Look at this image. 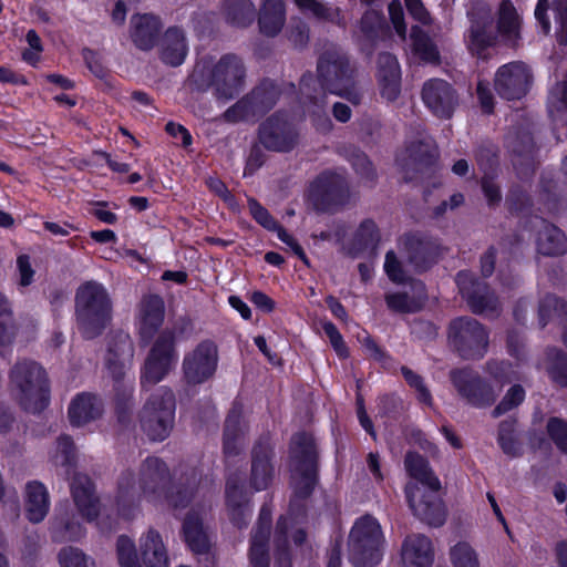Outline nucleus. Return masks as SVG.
<instances>
[{
    "label": "nucleus",
    "instance_id": "obj_1",
    "mask_svg": "<svg viewBox=\"0 0 567 567\" xmlns=\"http://www.w3.org/2000/svg\"><path fill=\"white\" fill-rule=\"evenodd\" d=\"M247 66L241 56L226 53L216 62L196 63L186 79L192 92H206L213 89L214 95L220 101L235 99L245 87Z\"/></svg>",
    "mask_w": 567,
    "mask_h": 567
},
{
    "label": "nucleus",
    "instance_id": "obj_2",
    "mask_svg": "<svg viewBox=\"0 0 567 567\" xmlns=\"http://www.w3.org/2000/svg\"><path fill=\"white\" fill-rule=\"evenodd\" d=\"M75 316L80 332L87 339L103 333L112 319V300L97 281L83 282L75 292Z\"/></svg>",
    "mask_w": 567,
    "mask_h": 567
},
{
    "label": "nucleus",
    "instance_id": "obj_3",
    "mask_svg": "<svg viewBox=\"0 0 567 567\" xmlns=\"http://www.w3.org/2000/svg\"><path fill=\"white\" fill-rule=\"evenodd\" d=\"M10 383L20 406L32 414L41 413L50 402V380L45 369L30 359L16 362L9 372Z\"/></svg>",
    "mask_w": 567,
    "mask_h": 567
},
{
    "label": "nucleus",
    "instance_id": "obj_4",
    "mask_svg": "<svg viewBox=\"0 0 567 567\" xmlns=\"http://www.w3.org/2000/svg\"><path fill=\"white\" fill-rule=\"evenodd\" d=\"M446 338L450 350L466 361L483 359L489 344L488 329L470 316L452 319L447 326Z\"/></svg>",
    "mask_w": 567,
    "mask_h": 567
},
{
    "label": "nucleus",
    "instance_id": "obj_5",
    "mask_svg": "<svg viewBox=\"0 0 567 567\" xmlns=\"http://www.w3.org/2000/svg\"><path fill=\"white\" fill-rule=\"evenodd\" d=\"M176 399L168 388H159L153 393L140 412L142 431L151 441L167 439L175 424Z\"/></svg>",
    "mask_w": 567,
    "mask_h": 567
},
{
    "label": "nucleus",
    "instance_id": "obj_6",
    "mask_svg": "<svg viewBox=\"0 0 567 567\" xmlns=\"http://www.w3.org/2000/svg\"><path fill=\"white\" fill-rule=\"evenodd\" d=\"M383 534L370 515L359 518L349 535V559L355 567H374L382 558Z\"/></svg>",
    "mask_w": 567,
    "mask_h": 567
},
{
    "label": "nucleus",
    "instance_id": "obj_7",
    "mask_svg": "<svg viewBox=\"0 0 567 567\" xmlns=\"http://www.w3.org/2000/svg\"><path fill=\"white\" fill-rule=\"evenodd\" d=\"M281 95L280 86L270 79H262L247 94L228 107L223 114L225 121L237 123L256 121L277 104Z\"/></svg>",
    "mask_w": 567,
    "mask_h": 567
},
{
    "label": "nucleus",
    "instance_id": "obj_8",
    "mask_svg": "<svg viewBox=\"0 0 567 567\" xmlns=\"http://www.w3.org/2000/svg\"><path fill=\"white\" fill-rule=\"evenodd\" d=\"M290 456L293 472L298 475L295 483V495L308 498L318 482V451L315 439L306 432L292 436Z\"/></svg>",
    "mask_w": 567,
    "mask_h": 567
},
{
    "label": "nucleus",
    "instance_id": "obj_9",
    "mask_svg": "<svg viewBox=\"0 0 567 567\" xmlns=\"http://www.w3.org/2000/svg\"><path fill=\"white\" fill-rule=\"evenodd\" d=\"M506 146L517 176L520 179L529 178L535 173L538 154L534 123L528 118L517 122L508 133Z\"/></svg>",
    "mask_w": 567,
    "mask_h": 567
},
{
    "label": "nucleus",
    "instance_id": "obj_10",
    "mask_svg": "<svg viewBox=\"0 0 567 567\" xmlns=\"http://www.w3.org/2000/svg\"><path fill=\"white\" fill-rule=\"evenodd\" d=\"M318 78L323 87L330 93L346 89L354 68L349 56L340 48L330 45L320 54L317 62Z\"/></svg>",
    "mask_w": 567,
    "mask_h": 567
},
{
    "label": "nucleus",
    "instance_id": "obj_11",
    "mask_svg": "<svg viewBox=\"0 0 567 567\" xmlns=\"http://www.w3.org/2000/svg\"><path fill=\"white\" fill-rule=\"evenodd\" d=\"M458 291L474 315L493 316L499 310L494 290L471 271H460L455 278Z\"/></svg>",
    "mask_w": 567,
    "mask_h": 567
},
{
    "label": "nucleus",
    "instance_id": "obj_12",
    "mask_svg": "<svg viewBox=\"0 0 567 567\" xmlns=\"http://www.w3.org/2000/svg\"><path fill=\"white\" fill-rule=\"evenodd\" d=\"M308 198L317 212H333L348 202L349 188L342 176L323 173L311 183Z\"/></svg>",
    "mask_w": 567,
    "mask_h": 567
},
{
    "label": "nucleus",
    "instance_id": "obj_13",
    "mask_svg": "<svg viewBox=\"0 0 567 567\" xmlns=\"http://www.w3.org/2000/svg\"><path fill=\"white\" fill-rule=\"evenodd\" d=\"M449 375L458 395L468 404L484 408L495 402L493 388L471 367L452 369Z\"/></svg>",
    "mask_w": 567,
    "mask_h": 567
},
{
    "label": "nucleus",
    "instance_id": "obj_14",
    "mask_svg": "<svg viewBox=\"0 0 567 567\" xmlns=\"http://www.w3.org/2000/svg\"><path fill=\"white\" fill-rule=\"evenodd\" d=\"M258 140L267 151L287 153L298 145L299 134L292 123L277 112L259 125Z\"/></svg>",
    "mask_w": 567,
    "mask_h": 567
},
{
    "label": "nucleus",
    "instance_id": "obj_15",
    "mask_svg": "<svg viewBox=\"0 0 567 567\" xmlns=\"http://www.w3.org/2000/svg\"><path fill=\"white\" fill-rule=\"evenodd\" d=\"M399 246L408 262L416 272L427 270L439 259L440 246L437 241L423 233L410 231L403 234L399 238Z\"/></svg>",
    "mask_w": 567,
    "mask_h": 567
},
{
    "label": "nucleus",
    "instance_id": "obj_16",
    "mask_svg": "<svg viewBox=\"0 0 567 567\" xmlns=\"http://www.w3.org/2000/svg\"><path fill=\"white\" fill-rule=\"evenodd\" d=\"M533 75L528 66L520 61L502 65L494 78V89L505 100H520L532 84Z\"/></svg>",
    "mask_w": 567,
    "mask_h": 567
},
{
    "label": "nucleus",
    "instance_id": "obj_17",
    "mask_svg": "<svg viewBox=\"0 0 567 567\" xmlns=\"http://www.w3.org/2000/svg\"><path fill=\"white\" fill-rule=\"evenodd\" d=\"M404 492L409 506L417 518L433 527L445 523L446 508L439 494L422 492L412 483L405 485Z\"/></svg>",
    "mask_w": 567,
    "mask_h": 567
},
{
    "label": "nucleus",
    "instance_id": "obj_18",
    "mask_svg": "<svg viewBox=\"0 0 567 567\" xmlns=\"http://www.w3.org/2000/svg\"><path fill=\"white\" fill-rule=\"evenodd\" d=\"M217 347L214 342H200L183 361L184 377L189 384H200L212 378L217 368Z\"/></svg>",
    "mask_w": 567,
    "mask_h": 567
},
{
    "label": "nucleus",
    "instance_id": "obj_19",
    "mask_svg": "<svg viewBox=\"0 0 567 567\" xmlns=\"http://www.w3.org/2000/svg\"><path fill=\"white\" fill-rule=\"evenodd\" d=\"M422 100L439 118L449 120L458 106L460 97L451 83L442 79L427 80L422 87Z\"/></svg>",
    "mask_w": 567,
    "mask_h": 567
},
{
    "label": "nucleus",
    "instance_id": "obj_20",
    "mask_svg": "<svg viewBox=\"0 0 567 567\" xmlns=\"http://www.w3.org/2000/svg\"><path fill=\"white\" fill-rule=\"evenodd\" d=\"M466 43L473 56L484 61L488 60V49L501 43L493 17L489 14L474 16L471 19Z\"/></svg>",
    "mask_w": 567,
    "mask_h": 567
},
{
    "label": "nucleus",
    "instance_id": "obj_21",
    "mask_svg": "<svg viewBox=\"0 0 567 567\" xmlns=\"http://www.w3.org/2000/svg\"><path fill=\"white\" fill-rule=\"evenodd\" d=\"M71 495L80 515L87 522L101 513V499L93 480L85 473H74L70 483Z\"/></svg>",
    "mask_w": 567,
    "mask_h": 567
},
{
    "label": "nucleus",
    "instance_id": "obj_22",
    "mask_svg": "<svg viewBox=\"0 0 567 567\" xmlns=\"http://www.w3.org/2000/svg\"><path fill=\"white\" fill-rule=\"evenodd\" d=\"M274 451L268 436H261L251 451L250 483L256 491L266 489L274 478Z\"/></svg>",
    "mask_w": 567,
    "mask_h": 567
},
{
    "label": "nucleus",
    "instance_id": "obj_23",
    "mask_svg": "<svg viewBox=\"0 0 567 567\" xmlns=\"http://www.w3.org/2000/svg\"><path fill=\"white\" fill-rule=\"evenodd\" d=\"M377 80L381 96L394 102L401 94V70L395 55L380 52L377 58Z\"/></svg>",
    "mask_w": 567,
    "mask_h": 567
},
{
    "label": "nucleus",
    "instance_id": "obj_24",
    "mask_svg": "<svg viewBox=\"0 0 567 567\" xmlns=\"http://www.w3.org/2000/svg\"><path fill=\"white\" fill-rule=\"evenodd\" d=\"M171 474L167 465L158 457H147L140 467V486L145 495L153 498L162 497L169 483Z\"/></svg>",
    "mask_w": 567,
    "mask_h": 567
},
{
    "label": "nucleus",
    "instance_id": "obj_25",
    "mask_svg": "<svg viewBox=\"0 0 567 567\" xmlns=\"http://www.w3.org/2000/svg\"><path fill=\"white\" fill-rule=\"evenodd\" d=\"M408 157L403 164L404 181L411 182L419 174L426 173L435 163L436 150L431 140L412 142L406 147Z\"/></svg>",
    "mask_w": 567,
    "mask_h": 567
},
{
    "label": "nucleus",
    "instance_id": "obj_26",
    "mask_svg": "<svg viewBox=\"0 0 567 567\" xmlns=\"http://www.w3.org/2000/svg\"><path fill=\"white\" fill-rule=\"evenodd\" d=\"M131 39L143 51H150L158 42L163 23L152 13L135 14L131 18Z\"/></svg>",
    "mask_w": 567,
    "mask_h": 567
},
{
    "label": "nucleus",
    "instance_id": "obj_27",
    "mask_svg": "<svg viewBox=\"0 0 567 567\" xmlns=\"http://www.w3.org/2000/svg\"><path fill=\"white\" fill-rule=\"evenodd\" d=\"M165 316L164 300L157 295H150L141 302L140 336L144 346L148 344L163 324Z\"/></svg>",
    "mask_w": 567,
    "mask_h": 567
},
{
    "label": "nucleus",
    "instance_id": "obj_28",
    "mask_svg": "<svg viewBox=\"0 0 567 567\" xmlns=\"http://www.w3.org/2000/svg\"><path fill=\"white\" fill-rule=\"evenodd\" d=\"M188 52L185 32L178 27H169L158 42L161 61L172 68L183 64Z\"/></svg>",
    "mask_w": 567,
    "mask_h": 567
},
{
    "label": "nucleus",
    "instance_id": "obj_29",
    "mask_svg": "<svg viewBox=\"0 0 567 567\" xmlns=\"http://www.w3.org/2000/svg\"><path fill=\"white\" fill-rule=\"evenodd\" d=\"M200 481V473L195 467H187L177 478L171 492L163 494L168 505L174 509L186 508L194 498Z\"/></svg>",
    "mask_w": 567,
    "mask_h": 567
},
{
    "label": "nucleus",
    "instance_id": "obj_30",
    "mask_svg": "<svg viewBox=\"0 0 567 567\" xmlns=\"http://www.w3.org/2000/svg\"><path fill=\"white\" fill-rule=\"evenodd\" d=\"M225 496L228 514L233 524L238 528L247 526L250 513L248 498L237 476H230L227 480Z\"/></svg>",
    "mask_w": 567,
    "mask_h": 567
},
{
    "label": "nucleus",
    "instance_id": "obj_31",
    "mask_svg": "<svg viewBox=\"0 0 567 567\" xmlns=\"http://www.w3.org/2000/svg\"><path fill=\"white\" fill-rule=\"evenodd\" d=\"M495 25L501 43L509 48L518 45L520 40V19L509 0L501 2Z\"/></svg>",
    "mask_w": 567,
    "mask_h": 567
},
{
    "label": "nucleus",
    "instance_id": "obj_32",
    "mask_svg": "<svg viewBox=\"0 0 567 567\" xmlns=\"http://www.w3.org/2000/svg\"><path fill=\"white\" fill-rule=\"evenodd\" d=\"M103 404L92 393H80L71 402L68 411L71 425L80 427L102 415Z\"/></svg>",
    "mask_w": 567,
    "mask_h": 567
},
{
    "label": "nucleus",
    "instance_id": "obj_33",
    "mask_svg": "<svg viewBox=\"0 0 567 567\" xmlns=\"http://www.w3.org/2000/svg\"><path fill=\"white\" fill-rule=\"evenodd\" d=\"M402 559L413 567H432L434 554L432 543L423 534H413L402 545Z\"/></svg>",
    "mask_w": 567,
    "mask_h": 567
},
{
    "label": "nucleus",
    "instance_id": "obj_34",
    "mask_svg": "<svg viewBox=\"0 0 567 567\" xmlns=\"http://www.w3.org/2000/svg\"><path fill=\"white\" fill-rule=\"evenodd\" d=\"M50 507L49 493L39 481L29 482L25 485V516L34 524L42 522Z\"/></svg>",
    "mask_w": 567,
    "mask_h": 567
},
{
    "label": "nucleus",
    "instance_id": "obj_35",
    "mask_svg": "<svg viewBox=\"0 0 567 567\" xmlns=\"http://www.w3.org/2000/svg\"><path fill=\"white\" fill-rule=\"evenodd\" d=\"M141 557L146 567H168V556L159 533L150 528L140 543Z\"/></svg>",
    "mask_w": 567,
    "mask_h": 567
},
{
    "label": "nucleus",
    "instance_id": "obj_36",
    "mask_svg": "<svg viewBox=\"0 0 567 567\" xmlns=\"http://www.w3.org/2000/svg\"><path fill=\"white\" fill-rule=\"evenodd\" d=\"M183 534L190 550L197 555L208 554L210 542L203 520L195 512H189L183 523Z\"/></svg>",
    "mask_w": 567,
    "mask_h": 567
},
{
    "label": "nucleus",
    "instance_id": "obj_37",
    "mask_svg": "<svg viewBox=\"0 0 567 567\" xmlns=\"http://www.w3.org/2000/svg\"><path fill=\"white\" fill-rule=\"evenodd\" d=\"M537 235V250L544 256H559L567 251V238L554 224L542 220Z\"/></svg>",
    "mask_w": 567,
    "mask_h": 567
},
{
    "label": "nucleus",
    "instance_id": "obj_38",
    "mask_svg": "<svg viewBox=\"0 0 567 567\" xmlns=\"http://www.w3.org/2000/svg\"><path fill=\"white\" fill-rule=\"evenodd\" d=\"M258 23L265 35H277L285 24L284 0H266L260 9Z\"/></svg>",
    "mask_w": 567,
    "mask_h": 567
},
{
    "label": "nucleus",
    "instance_id": "obj_39",
    "mask_svg": "<svg viewBox=\"0 0 567 567\" xmlns=\"http://www.w3.org/2000/svg\"><path fill=\"white\" fill-rule=\"evenodd\" d=\"M221 13L235 27L250 25L256 18V8L250 0H224Z\"/></svg>",
    "mask_w": 567,
    "mask_h": 567
},
{
    "label": "nucleus",
    "instance_id": "obj_40",
    "mask_svg": "<svg viewBox=\"0 0 567 567\" xmlns=\"http://www.w3.org/2000/svg\"><path fill=\"white\" fill-rule=\"evenodd\" d=\"M540 194L550 210H567V187L563 179H556L550 175L540 177Z\"/></svg>",
    "mask_w": 567,
    "mask_h": 567
},
{
    "label": "nucleus",
    "instance_id": "obj_41",
    "mask_svg": "<svg viewBox=\"0 0 567 567\" xmlns=\"http://www.w3.org/2000/svg\"><path fill=\"white\" fill-rule=\"evenodd\" d=\"M51 534L54 542H75L84 535V528L73 514L65 512L53 519Z\"/></svg>",
    "mask_w": 567,
    "mask_h": 567
},
{
    "label": "nucleus",
    "instance_id": "obj_42",
    "mask_svg": "<svg viewBox=\"0 0 567 567\" xmlns=\"http://www.w3.org/2000/svg\"><path fill=\"white\" fill-rule=\"evenodd\" d=\"M557 320L563 328L567 322V302L551 293L546 295L538 303V321L542 328L549 321Z\"/></svg>",
    "mask_w": 567,
    "mask_h": 567
},
{
    "label": "nucleus",
    "instance_id": "obj_43",
    "mask_svg": "<svg viewBox=\"0 0 567 567\" xmlns=\"http://www.w3.org/2000/svg\"><path fill=\"white\" fill-rule=\"evenodd\" d=\"M359 29L364 39L372 44L389 34V25L384 16L375 10H367L362 14Z\"/></svg>",
    "mask_w": 567,
    "mask_h": 567
},
{
    "label": "nucleus",
    "instance_id": "obj_44",
    "mask_svg": "<svg viewBox=\"0 0 567 567\" xmlns=\"http://www.w3.org/2000/svg\"><path fill=\"white\" fill-rule=\"evenodd\" d=\"M545 369L555 383L567 386V352L557 347H548L545 351Z\"/></svg>",
    "mask_w": 567,
    "mask_h": 567
},
{
    "label": "nucleus",
    "instance_id": "obj_45",
    "mask_svg": "<svg viewBox=\"0 0 567 567\" xmlns=\"http://www.w3.org/2000/svg\"><path fill=\"white\" fill-rule=\"evenodd\" d=\"M411 39L415 54L424 62L439 64L441 56L436 44L421 28H411Z\"/></svg>",
    "mask_w": 567,
    "mask_h": 567
},
{
    "label": "nucleus",
    "instance_id": "obj_46",
    "mask_svg": "<svg viewBox=\"0 0 567 567\" xmlns=\"http://www.w3.org/2000/svg\"><path fill=\"white\" fill-rule=\"evenodd\" d=\"M517 421L515 419H506L498 425L497 442L509 457H518L522 455V443L516 433Z\"/></svg>",
    "mask_w": 567,
    "mask_h": 567
},
{
    "label": "nucleus",
    "instance_id": "obj_47",
    "mask_svg": "<svg viewBox=\"0 0 567 567\" xmlns=\"http://www.w3.org/2000/svg\"><path fill=\"white\" fill-rule=\"evenodd\" d=\"M299 91L301 97L305 101L313 104L315 106L322 109L326 104V87H323L321 81L315 78L313 74H303L299 82Z\"/></svg>",
    "mask_w": 567,
    "mask_h": 567
},
{
    "label": "nucleus",
    "instance_id": "obj_48",
    "mask_svg": "<svg viewBox=\"0 0 567 567\" xmlns=\"http://www.w3.org/2000/svg\"><path fill=\"white\" fill-rule=\"evenodd\" d=\"M288 520L280 516L276 524L275 530V567H291V557L288 546Z\"/></svg>",
    "mask_w": 567,
    "mask_h": 567
},
{
    "label": "nucleus",
    "instance_id": "obj_49",
    "mask_svg": "<svg viewBox=\"0 0 567 567\" xmlns=\"http://www.w3.org/2000/svg\"><path fill=\"white\" fill-rule=\"evenodd\" d=\"M346 156L363 181L373 183L377 179V172L365 153L357 147H349L346 150Z\"/></svg>",
    "mask_w": 567,
    "mask_h": 567
},
{
    "label": "nucleus",
    "instance_id": "obj_50",
    "mask_svg": "<svg viewBox=\"0 0 567 567\" xmlns=\"http://www.w3.org/2000/svg\"><path fill=\"white\" fill-rule=\"evenodd\" d=\"M380 240L379 230L372 219L363 220L353 237V248L361 251L368 248H375Z\"/></svg>",
    "mask_w": 567,
    "mask_h": 567
},
{
    "label": "nucleus",
    "instance_id": "obj_51",
    "mask_svg": "<svg viewBox=\"0 0 567 567\" xmlns=\"http://www.w3.org/2000/svg\"><path fill=\"white\" fill-rule=\"evenodd\" d=\"M295 3L302 10H309L311 13L321 20H326L338 25L342 24L343 18L341 17L339 8L327 7L318 0H293Z\"/></svg>",
    "mask_w": 567,
    "mask_h": 567
},
{
    "label": "nucleus",
    "instance_id": "obj_52",
    "mask_svg": "<svg viewBox=\"0 0 567 567\" xmlns=\"http://www.w3.org/2000/svg\"><path fill=\"white\" fill-rule=\"evenodd\" d=\"M134 357V344L130 336L123 331L116 332L109 344L106 358L132 361Z\"/></svg>",
    "mask_w": 567,
    "mask_h": 567
},
{
    "label": "nucleus",
    "instance_id": "obj_53",
    "mask_svg": "<svg viewBox=\"0 0 567 567\" xmlns=\"http://www.w3.org/2000/svg\"><path fill=\"white\" fill-rule=\"evenodd\" d=\"M115 390V411L121 424L127 425L131 422L133 410L132 386L114 385Z\"/></svg>",
    "mask_w": 567,
    "mask_h": 567
},
{
    "label": "nucleus",
    "instance_id": "obj_54",
    "mask_svg": "<svg viewBox=\"0 0 567 567\" xmlns=\"http://www.w3.org/2000/svg\"><path fill=\"white\" fill-rule=\"evenodd\" d=\"M171 365V362L148 353L144 364L142 382L158 383L167 374Z\"/></svg>",
    "mask_w": 567,
    "mask_h": 567
},
{
    "label": "nucleus",
    "instance_id": "obj_55",
    "mask_svg": "<svg viewBox=\"0 0 567 567\" xmlns=\"http://www.w3.org/2000/svg\"><path fill=\"white\" fill-rule=\"evenodd\" d=\"M150 354L173 362L175 355V333L173 330H163L155 340Z\"/></svg>",
    "mask_w": 567,
    "mask_h": 567
},
{
    "label": "nucleus",
    "instance_id": "obj_56",
    "mask_svg": "<svg viewBox=\"0 0 567 567\" xmlns=\"http://www.w3.org/2000/svg\"><path fill=\"white\" fill-rule=\"evenodd\" d=\"M116 555L120 567H142L134 542L125 535L116 540Z\"/></svg>",
    "mask_w": 567,
    "mask_h": 567
},
{
    "label": "nucleus",
    "instance_id": "obj_57",
    "mask_svg": "<svg viewBox=\"0 0 567 567\" xmlns=\"http://www.w3.org/2000/svg\"><path fill=\"white\" fill-rule=\"evenodd\" d=\"M450 556L454 567H480L475 550L466 543L452 547Z\"/></svg>",
    "mask_w": 567,
    "mask_h": 567
},
{
    "label": "nucleus",
    "instance_id": "obj_58",
    "mask_svg": "<svg viewBox=\"0 0 567 567\" xmlns=\"http://www.w3.org/2000/svg\"><path fill=\"white\" fill-rule=\"evenodd\" d=\"M525 399V390L520 384H514L508 389L502 401L494 408L492 414L498 417L502 414L517 408Z\"/></svg>",
    "mask_w": 567,
    "mask_h": 567
},
{
    "label": "nucleus",
    "instance_id": "obj_59",
    "mask_svg": "<svg viewBox=\"0 0 567 567\" xmlns=\"http://www.w3.org/2000/svg\"><path fill=\"white\" fill-rule=\"evenodd\" d=\"M505 204L511 213H527L533 206L530 196L520 186H513L507 196Z\"/></svg>",
    "mask_w": 567,
    "mask_h": 567
},
{
    "label": "nucleus",
    "instance_id": "obj_60",
    "mask_svg": "<svg viewBox=\"0 0 567 567\" xmlns=\"http://www.w3.org/2000/svg\"><path fill=\"white\" fill-rule=\"evenodd\" d=\"M401 373L405 382L415 390L417 400L426 405H432V395L423 378L408 367H402Z\"/></svg>",
    "mask_w": 567,
    "mask_h": 567
},
{
    "label": "nucleus",
    "instance_id": "obj_61",
    "mask_svg": "<svg viewBox=\"0 0 567 567\" xmlns=\"http://www.w3.org/2000/svg\"><path fill=\"white\" fill-rule=\"evenodd\" d=\"M475 159L485 175L493 174L498 166L497 147L492 144L480 145L475 152Z\"/></svg>",
    "mask_w": 567,
    "mask_h": 567
},
{
    "label": "nucleus",
    "instance_id": "obj_62",
    "mask_svg": "<svg viewBox=\"0 0 567 567\" xmlns=\"http://www.w3.org/2000/svg\"><path fill=\"white\" fill-rule=\"evenodd\" d=\"M55 460L62 466L72 467L76 461L75 445L71 436L60 435L56 439Z\"/></svg>",
    "mask_w": 567,
    "mask_h": 567
},
{
    "label": "nucleus",
    "instance_id": "obj_63",
    "mask_svg": "<svg viewBox=\"0 0 567 567\" xmlns=\"http://www.w3.org/2000/svg\"><path fill=\"white\" fill-rule=\"evenodd\" d=\"M268 540L258 536H251L249 559L252 567H269Z\"/></svg>",
    "mask_w": 567,
    "mask_h": 567
},
{
    "label": "nucleus",
    "instance_id": "obj_64",
    "mask_svg": "<svg viewBox=\"0 0 567 567\" xmlns=\"http://www.w3.org/2000/svg\"><path fill=\"white\" fill-rule=\"evenodd\" d=\"M546 427L557 449L567 454V422L559 417H550Z\"/></svg>",
    "mask_w": 567,
    "mask_h": 567
}]
</instances>
